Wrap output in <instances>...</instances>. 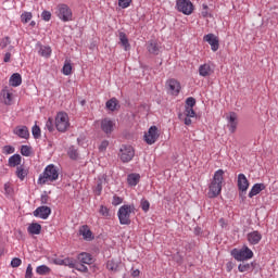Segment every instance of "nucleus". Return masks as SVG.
Here are the masks:
<instances>
[{"label":"nucleus","instance_id":"obj_53","mask_svg":"<svg viewBox=\"0 0 278 278\" xmlns=\"http://www.w3.org/2000/svg\"><path fill=\"white\" fill-rule=\"evenodd\" d=\"M121 203H123V198L118 197V195H114L113 197V201H112V205H121Z\"/></svg>","mask_w":278,"mask_h":278},{"label":"nucleus","instance_id":"obj_54","mask_svg":"<svg viewBox=\"0 0 278 278\" xmlns=\"http://www.w3.org/2000/svg\"><path fill=\"white\" fill-rule=\"evenodd\" d=\"M108 147H110V141L103 140L101 142V144L99 146V151H105V149H108Z\"/></svg>","mask_w":278,"mask_h":278},{"label":"nucleus","instance_id":"obj_62","mask_svg":"<svg viewBox=\"0 0 278 278\" xmlns=\"http://www.w3.org/2000/svg\"><path fill=\"white\" fill-rule=\"evenodd\" d=\"M191 118H192V117L186 116V117H185V125H187V126L192 125V119H191Z\"/></svg>","mask_w":278,"mask_h":278},{"label":"nucleus","instance_id":"obj_47","mask_svg":"<svg viewBox=\"0 0 278 278\" xmlns=\"http://www.w3.org/2000/svg\"><path fill=\"white\" fill-rule=\"evenodd\" d=\"M33 136L36 140L40 138V127L38 125H35L31 129Z\"/></svg>","mask_w":278,"mask_h":278},{"label":"nucleus","instance_id":"obj_35","mask_svg":"<svg viewBox=\"0 0 278 278\" xmlns=\"http://www.w3.org/2000/svg\"><path fill=\"white\" fill-rule=\"evenodd\" d=\"M118 106V100L116 98H112L109 101H106V108L111 111L114 112L116 108Z\"/></svg>","mask_w":278,"mask_h":278},{"label":"nucleus","instance_id":"obj_13","mask_svg":"<svg viewBox=\"0 0 278 278\" xmlns=\"http://www.w3.org/2000/svg\"><path fill=\"white\" fill-rule=\"evenodd\" d=\"M167 90L168 92H170V94L177 97V94H179V91L181 90V85L175 79H169L167 80Z\"/></svg>","mask_w":278,"mask_h":278},{"label":"nucleus","instance_id":"obj_21","mask_svg":"<svg viewBox=\"0 0 278 278\" xmlns=\"http://www.w3.org/2000/svg\"><path fill=\"white\" fill-rule=\"evenodd\" d=\"M37 49L39 55L41 58H51V47L49 46H42L41 43H37Z\"/></svg>","mask_w":278,"mask_h":278},{"label":"nucleus","instance_id":"obj_41","mask_svg":"<svg viewBox=\"0 0 278 278\" xmlns=\"http://www.w3.org/2000/svg\"><path fill=\"white\" fill-rule=\"evenodd\" d=\"M185 116H187L189 118H195L197 117V112H194V109L185 108Z\"/></svg>","mask_w":278,"mask_h":278},{"label":"nucleus","instance_id":"obj_44","mask_svg":"<svg viewBox=\"0 0 278 278\" xmlns=\"http://www.w3.org/2000/svg\"><path fill=\"white\" fill-rule=\"evenodd\" d=\"M21 18H22V23H29V21H31L33 18L31 12H24L21 15Z\"/></svg>","mask_w":278,"mask_h":278},{"label":"nucleus","instance_id":"obj_9","mask_svg":"<svg viewBox=\"0 0 278 278\" xmlns=\"http://www.w3.org/2000/svg\"><path fill=\"white\" fill-rule=\"evenodd\" d=\"M176 7L178 12H181L187 16H190V14H192V12L194 11V5L190 0H177Z\"/></svg>","mask_w":278,"mask_h":278},{"label":"nucleus","instance_id":"obj_8","mask_svg":"<svg viewBox=\"0 0 278 278\" xmlns=\"http://www.w3.org/2000/svg\"><path fill=\"white\" fill-rule=\"evenodd\" d=\"M136 155V151L131 146H122L119 149V157L124 163L131 162Z\"/></svg>","mask_w":278,"mask_h":278},{"label":"nucleus","instance_id":"obj_37","mask_svg":"<svg viewBox=\"0 0 278 278\" xmlns=\"http://www.w3.org/2000/svg\"><path fill=\"white\" fill-rule=\"evenodd\" d=\"M77 261H75L74 258L71 257H66L64 260L61 261V264L63 266H68V268H75V264Z\"/></svg>","mask_w":278,"mask_h":278},{"label":"nucleus","instance_id":"obj_55","mask_svg":"<svg viewBox=\"0 0 278 278\" xmlns=\"http://www.w3.org/2000/svg\"><path fill=\"white\" fill-rule=\"evenodd\" d=\"M100 214H101V216L108 217V216H110V210L105 206H101L100 207Z\"/></svg>","mask_w":278,"mask_h":278},{"label":"nucleus","instance_id":"obj_52","mask_svg":"<svg viewBox=\"0 0 278 278\" xmlns=\"http://www.w3.org/2000/svg\"><path fill=\"white\" fill-rule=\"evenodd\" d=\"M41 18H42V21H51V12H49V11H43L42 13H41Z\"/></svg>","mask_w":278,"mask_h":278},{"label":"nucleus","instance_id":"obj_23","mask_svg":"<svg viewBox=\"0 0 278 278\" xmlns=\"http://www.w3.org/2000/svg\"><path fill=\"white\" fill-rule=\"evenodd\" d=\"M265 188L266 186L264 184H255L249 192V198L253 199V197H257Z\"/></svg>","mask_w":278,"mask_h":278},{"label":"nucleus","instance_id":"obj_25","mask_svg":"<svg viewBox=\"0 0 278 278\" xmlns=\"http://www.w3.org/2000/svg\"><path fill=\"white\" fill-rule=\"evenodd\" d=\"M118 38H119V43L122 45V47L125 49V51H128V49L131 46L129 45V38H127V34H125L124 31H119Z\"/></svg>","mask_w":278,"mask_h":278},{"label":"nucleus","instance_id":"obj_61","mask_svg":"<svg viewBox=\"0 0 278 278\" xmlns=\"http://www.w3.org/2000/svg\"><path fill=\"white\" fill-rule=\"evenodd\" d=\"M131 277H140V269H132Z\"/></svg>","mask_w":278,"mask_h":278},{"label":"nucleus","instance_id":"obj_39","mask_svg":"<svg viewBox=\"0 0 278 278\" xmlns=\"http://www.w3.org/2000/svg\"><path fill=\"white\" fill-rule=\"evenodd\" d=\"M75 270H78L79 273H88V267L86 265H84V263H79L76 261L75 266H74Z\"/></svg>","mask_w":278,"mask_h":278},{"label":"nucleus","instance_id":"obj_6","mask_svg":"<svg viewBox=\"0 0 278 278\" xmlns=\"http://www.w3.org/2000/svg\"><path fill=\"white\" fill-rule=\"evenodd\" d=\"M237 186L238 190L240 191L239 197L242 201H244V199H247V191L249 190V179H247L244 174L238 175Z\"/></svg>","mask_w":278,"mask_h":278},{"label":"nucleus","instance_id":"obj_50","mask_svg":"<svg viewBox=\"0 0 278 278\" xmlns=\"http://www.w3.org/2000/svg\"><path fill=\"white\" fill-rule=\"evenodd\" d=\"M149 207H151V204L149 203V201L146 199H142L141 200V210H143V212H147L149 210Z\"/></svg>","mask_w":278,"mask_h":278},{"label":"nucleus","instance_id":"obj_5","mask_svg":"<svg viewBox=\"0 0 278 278\" xmlns=\"http://www.w3.org/2000/svg\"><path fill=\"white\" fill-rule=\"evenodd\" d=\"M55 127L58 131L64 132L68 127H71V123L68 122V114L64 112H60L55 117Z\"/></svg>","mask_w":278,"mask_h":278},{"label":"nucleus","instance_id":"obj_26","mask_svg":"<svg viewBox=\"0 0 278 278\" xmlns=\"http://www.w3.org/2000/svg\"><path fill=\"white\" fill-rule=\"evenodd\" d=\"M77 260L78 262H80V264H87V265L92 264V255L86 252L78 254Z\"/></svg>","mask_w":278,"mask_h":278},{"label":"nucleus","instance_id":"obj_40","mask_svg":"<svg viewBox=\"0 0 278 278\" xmlns=\"http://www.w3.org/2000/svg\"><path fill=\"white\" fill-rule=\"evenodd\" d=\"M67 153L71 160H77V157H79V153L77 152V149H75V147H70Z\"/></svg>","mask_w":278,"mask_h":278},{"label":"nucleus","instance_id":"obj_51","mask_svg":"<svg viewBox=\"0 0 278 278\" xmlns=\"http://www.w3.org/2000/svg\"><path fill=\"white\" fill-rule=\"evenodd\" d=\"M3 153H5V155H10V154L14 153V147H12V146H4L3 147Z\"/></svg>","mask_w":278,"mask_h":278},{"label":"nucleus","instance_id":"obj_38","mask_svg":"<svg viewBox=\"0 0 278 278\" xmlns=\"http://www.w3.org/2000/svg\"><path fill=\"white\" fill-rule=\"evenodd\" d=\"M201 15L203 18L212 17V13L210 12V7L205 3L202 4Z\"/></svg>","mask_w":278,"mask_h":278},{"label":"nucleus","instance_id":"obj_64","mask_svg":"<svg viewBox=\"0 0 278 278\" xmlns=\"http://www.w3.org/2000/svg\"><path fill=\"white\" fill-rule=\"evenodd\" d=\"M9 51H14V46H10Z\"/></svg>","mask_w":278,"mask_h":278},{"label":"nucleus","instance_id":"obj_16","mask_svg":"<svg viewBox=\"0 0 278 278\" xmlns=\"http://www.w3.org/2000/svg\"><path fill=\"white\" fill-rule=\"evenodd\" d=\"M227 121H228L229 131L231 134H235L236 129L238 128V115L231 112L229 116H227Z\"/></svg>","mask_w":278,"mask_h":278},{"label":"nucleus","instance_id":"obj_3","mask_svg":"<svg viewBox=\"0 0 278 278\" xmlns=\"http://www.w3.org/2000/svg\"><path fill=\"white\" fill-rule=\"evenodd\" d=\"M55 15L62 23H71L73 21V10L70 9L68 4H58Z\"/></svg>","mask_w":278,"mask_h":278},{"label":"nucleus","instance_id":"obj_10","mask_svg":"<svg viewBox=\"0 0 278 278\" xmlns=\"http://www.w3.org/2000/svg\"><path fill=\"white\" fill-rule=\"evenodd\" d=\"M160 138V132L156 128V126H151L144 135V141L147 144H155L157 142V139Z\"/></svg>","mask_w":278,"mask_h":278},{"label":"nucleus","instance_id":"obj_33","mask_svg":"<svg viewBox=\"0 0 278 278\" xmlns=\"http://www.w3.org/2000/svg\"><path fill=\"white\" fill-rule=\"evenodd\" d=\"M16 177L23 181L25 177H27V170H25V167L23 165L17 166L16 172H15Z\"/></svg>","mask_w":278,"mask_h":278},{"label":"nucleus","instance_id":"obj_32","mask_svg":"<svg viewBox=\"0 0 278 278\" xmlns=\"http://www.w3.org/2000/svg\"><path fill=\"white\" fill-rule=\"evenodd\" d=\"M106 268H108V270H111L112 273H118V262H116L114 260L108 261Z\"/></svg>","mask_w":278,"mask_h":278},{"label":"nucleus","instance_id":"obj_22","mask_svg":"<svg viewBox=\"0 0 278 278\" xmlns=\"http://www.w3.org/2000/svg\"><path fill=\"white\" fill-rule=\"evenodd\" d=\"M9 84L13 88H17V86H21V84H23V77H21V74L15 73L10 77Z\"/></svg>","mask_w":278,"mask_h":278},{"label":"nucleus","instance_id":"obj_24","mask_svg":"<svg viewBox=\"0 0 278 278\" xmlns=\"http://www.w3.org/2000/svg\"><path fill=\"white\" fill-rule=\"evenodd\" d=\"M27 231L31 236H40V231H42V226L38 223H33L28 226Z\"/></svg>","mask_w":278,"mask_h":278},{"label":"nucleus","instance_id":"obj_31","mask_svg":"<svg viewBox=\"0 0 278 278\" xmlns=\"http://www.w3.org/2000/svg\"><path fill=\"white\" fill-rule=\"evenodd\" d=\"M148 51L149 53H152V55H157L160 53V47L157 46V42L150 41L148 43Z\"/></svg>","mask_w":278,"mask_h":278},{"label":"nucleus","instance_id":"obj_28","mask_svg":"<svg viewBox=\"0 0 278 278\" xmlns=\"http://www.w3.org/2000/svg\"><path fill=\"white\" fill-rule=\"evenodd\" d=\"M9 166H11V168L21 166V155L13 154L11 157H9Z\"/></svg>","mask_w":278,"mask_h":278},{"label":"nucleus","instance_id":"obj_45","mask_svg":"<svg viewBox=\"0 0 278 278\" xmlns=\"http://www.w3.org/2000/svg\"><path fill=\"white\" fill-rule=\"evenodd\" d=\"M197 105V100L192 97L187 98L185 108L193 109Z\"/></svg>","mask_w":278,"mask_h":278},{"label":"nucleus","instance_id":"obj_46","mask_svg":"<svg viewBox=\"0 0 278 278\" xmlns=\"http://www.w3.org/2000/svg\"><path fill=\"white\" fill-rule=\"evenodd\" d=\"M118 5H119V8L125 10V9L129 8V5H131V0H118Z\"/></svg>","mask_w":278,"mask_h":278},{"label":"nucleus","instance_id":"obj_19","mask_svg":"<svg viewBox=\"0 0 278 278\" xmlns=\"http://www.w3.org/2000/svg\"><path fill=\"white\" fill-rule=\"evenodd\" d=\"M15 136H18V138H24L27 140L29 138V129L27 126H18L14 129Z\"/></svg>","mask_w":278,"mask_h":278},{"label":"nucleus","instance_id":"obj_57","mask_svg":"<svg viewBox=\"0 0 278 278\" xmlns=\"http://www.w3.org/2000/svg\"><path fill=\"white\" fill-rule=\"evenodd\" d=\"M40 201L42 205H47L49 203V195L42 194Z\"/></svg>","mask_w":278,"mask_h":278},{"label":"nucleus","instance_id":"obj_49","mask_svg":"<svg viewBox=\"0 0 278 278\" xmlns=\"http://www.w3.org/2000/svg\"><path fill=\"white\" fill-rule=\"evenodd\" d=\"M34 277V268L31 267V264L27 265L25 278H31Z\"/></svg>","mask_w":278,"mask_h":278},{"label":"nucleus","instance_id":"obj_18","mask_svg":"<svg viewBox=\"0 0 278 278\" xmlns=\"http://www.w3.org/2000/svg\"><path fill=\"white\" fill-rule=\"evenodd\" d=\"M101 129L106 135L112 134V131H114V122H112L110 118L102 119Z\"/></svg>","mask_w":278,"mask_h":278},{"label":"nucleus","instance_id":"obj_7","mask_svg":"<svg viewBox=\"0 0 278 278\" xmlns=\"http://www.w3.org/2000/svg\"><path fill=\"white\" fill-rule=\"evenodd\" d=\"M232 255L237 262H245L253 258V251L249 247H244L241 250H233Z\"/></svg>","mask_w":278,"mask_h":278},{"label":"nucleus","instance_id":"obj_43","mask_svg":"<svg viewBox=\"0 0 278 278\" xmlns=\"http://www.w3.org/2000/svg\"><path fill=\"white\" fill-rule=\"evenodd\" d=\"M11 43L12 40H10V37H4L0 40V49H5Z\"/></svg>","mask_w":278,"mask_h":278},{"label":"nucleus","instance_id":"obj_29","mask_svg":"<svg viewBox=\"0 0 278 278\" xmlns=\"http://www.w3.org/2000/svg\"><path fill=\"white\" fill-rule=\"evenodd\" d=\"M1 97H3L5 105H11L12 104V93L10 92V90H8V88H4L1 91Z\"/></svg>","mask_w":278,"mask_h":278},{"label":"nucleus","instance_id":"obj_11","mask_svg":"<svg viewBox=\"0 0 278 278\" xmlns=\"http://www.w3.org/2000/svg\"><path fill=\"white\" fill-rule=\"evenodd\" d=\"M33 215L35 216V218H41L42 220H47V218L51 216V207L39 206L33 212Z\"/></svg>","mask_w":278,"mask_h":278},{"label":"nucleus","instance_id":"obj_17","mask_svg":"<svg viewBox=\"0 0 278 278\" xmlns=\"http://www.w3.org/2000/svg\"><path fill=\"white\" fill-rule=\"evenodd\" d=\"M105 184H108V179L105 175L98 177L97 185L93 190L97 197H101V192H103V186H105Z\"/></svg>","mask_w":278,"mask_h":278},{"label":"nucleus","instance_id":"obj_20","mask_svg":"<svg viewBox=\"0 0 278 278\" xmlns=\"http://www.w3.org/2000/svg\"><path fill=\"white\" fill-rule=\"evenodd\" d=\"M214 71H212V66H210V64L207 63H204L199 67L200 77H210V75H212Z\"/></svg>","mask_w":278,"mask_h":278},{"label":"nucleus","instance_id":"obj_63","mask_svg":"<svg viewBox=\"0 0 278 278\" xmlns=\"http://www.w3.org/2000/svg\"><path fill=\"white\" fill-rule=\"evenodd\" d=\"M232 268H233V267H231V263H228V264H227V270H228V273H231Z\"/></svg>","mask_w":278,"mask_h":278},{"label":"nucleus","instance_id":"obj_4","mask_svg":"<svg viewBox=\"0 0 278 278\" xmlns=\"http://www.w3.org/2000/svg\"><path fill=\"white\" fill-rule=\"evenodd\" d=\"M131 212H134L132 205H123L117 212L118 220L122 225H131Z\"/></svg>","mask_w":278,"mask_h":278},{"label":"nucleus","instance_id":"obj_36","mask_svg":"<svg viewBox=\"0 0 278 278\" xmlns=\"http://www.w3.org/2000/svg\"><path fill=\"white\" fill-rule=\"evenodd\" d=\"M37 275H49L51 273V268L47 265H40L36 268Z\"/></svg>","mask_w":278,"mask_h":278},{"label":"nucleus","instance_id":"obj_34","mask_svg":"<svg viewBox=\"0 0 278 278\" xmlns=\"http://www.w3.org/2000/svg\"><path fill=\"white\" fill-rule=\"evenodd\" d=\"M62 73L63 75H71L73 73V65L71 64V60L65 61Z\"/></svg>","mask_w":278,"mask_h":278},{"label":"nucleus","instance_id":"obj_58","mask_svg":"<svg viewBox=\"0 0 278 278\" xmlns=\"http://www.w3.org/2000/svg\"><path fill=\"white\" fill-rule=\"evenodd\" d=\"M4 191L5 194H12V187H10V184H4Z\"/></svg>","mask_w":278,"mask_h":278},{"label":"nucleus","instance_id":"obj_2","mask_svg":"<svg viewBox=\"0 0 278 278\" xmlns=\"http://www.w3.org/2000/svg\"><path fill=\"white\" fill-rule=\"evenodd\" d=\"M59 177L60 169L55 165L50 164L45 168L43 173L39 175L37 184L39 186H45V184L58 181Z\"/></svg>","mask_w":278,"mask_h":278},{"label":"nucleus","instance_id":"obj_48","mask_svg":"<svg viewBox=\"0 0 278 278\" xmlns=\"http://www.w3.org/2000/svg\"><path fill=\"white\" fill-rule=\"evenodd\" d=\"M21 264H23V261H21V258H18V257H14L11 261L12 268H18V266H21Z\"/></svg>","mask_w":278,"mask_h":278},{"label":"nucleus","instance_id":"obj_12","mask_svg":"<svg viewBox=\"0 0 278 278\" xmlns=\"http://www.w3.org/2000/svg\"><path fill=\"white\" fill-rule=\"evenodd\" d=\"M204 40H205V42L211 45L212 51H214V52L218 51L220 43H219L218 37H216V35L207 34L204 36Z\"/></svg>","mask_w":278,"mask_h":278},{"label":"nucleus","instance_id":"obj_1","mask_svg":"<svg viewBox=\"0 0 278 278\" xmlns=\"http://www.w3.org/2000/svg\"><path fill=\"white\" fill-rule=\"evenodd\" d=\"M225 170L217 169L214 173L213 179L211 181V185L208 187V197L210 199H216L218 194L223 191V184L225 181Z\"/></svg>","mask_w":278,"mask_h":278},{"label":"nucleus","instance_id":"obj_14","mask_svg":"<svg viewBox=\"0 0 278 278\" xmlns=\"http://www.w3.org/2000/svg\"><path fill=\"white\" fill-rule=\"evenodd\" d=\"M247 240L249 244H252V245L260 244V242H262V232L257 230L249 232L247 235Z\"/></svg>","mask_w":278,"mask_h":278},{"label":"nucleus","instance_id":"obj_56","mask_svg":"<svg viewBox=\"0 0 278 278\" xmlns=\"http://www.w3.org/2000/svg\"><path fill=\"white\" fill-rule=\"evenodd\" d=\"M46 127L49 131H53V119L50 117L46 123Z\"/></svg>","mask_w":278,"mask_h":278},{"label":"nucleus","instance_id":"obj_60","mask_svg":"<svg viewBox=\"0 0 278 278\" xmlns=\"http://www.w3.org/2000/svg\"><path fill=\"white\" fill-rule=\"evenodd\" d=\"M11 58H12V53L7 52V53L4 54L3 62H5V63L10 62V59H11Z\"/></svg>","mask_w":278,"mask_h":278},{"label":"nucleus","instance_id":"obj_59","mask_svg":"<svg viewBox=\"0 0 278 278\" xmlns=\"http://www.w3.org/2000/svg\"><path fill=\"white\" fill-rule=\"evenodd\" d=\"M174 260H175V262H177V264H181L182 258H181V255H179V252H177V253L174 255Z\"/></svg>","mask_w":278,"mask_h":278},{"label":"nucleus","instance_id":"obj_15","mask_svg":"<svg viewBox=\"0 0 278 278\" xmlns=\"http://www.w3.org/2000/svg\"><path fill=\"white\" fill-rule=\"evenodd\" d=\"M79 236H83L84 240L87 242H91V240H94V235H92V230H90V227L88 225H84L79 228Z\"/></svg>","mask_w":278,"mask_h":278},{"label":"nucleus","instance_id":"obj_30","mask_svg":"<svg viewBox=\"0 0 278 278\" xmlns=\"http://www.w3.org/2000/svg\"><path fill=\"white\" fill-rule=\"evenodd\" d=\"M253 268H255V262L239 264L238 266L239 273H249V270H252Z\"/></svg>","mask_w":278,"mask_h":278},{"label":"nucleus","instance_id":"obj_27","mask_svg":"<svg viewBox=\"0 0 278 278\" xmlns=\"http://www.w3.org/2000/svg\"><path fill=\"white\" fill-rule=\"evenodd\" d=\"M127 184L129 186H138L140 184V174H129L127 176Z\"/></svg>","mask_w":278,"mask_h":278},{"label":"nucleus","instance_id":"obj_42","mask_svg":"<svg viewBox=\"0 0 278 278\" xmlns=\"http://www.w3.org/2000/svg\"><path fill=\"white\" fill-rule=\"evenodd\" d=\"M21 153L25 157H29V155H31V148H29V146H22Z\"/></svg>","mask_w":278,"mask_h":278}]
</instances>
